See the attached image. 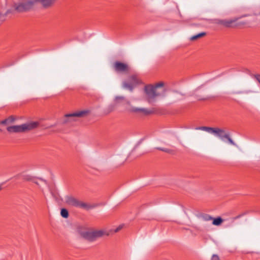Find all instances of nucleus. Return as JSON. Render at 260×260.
<instances>
[{
    "label": "nucleus",
    "mask_w": 260,
    "mask_h": 260,
    "mask_svg": "<svg viewBox=\"0 0 260 260\" xmlns=\"http://www.w3.org/2000/svg\"><path fill=\"white\" fill-rule=\"evenodd\" d=\"M65 200L66 203L70 206L79 207L87 210L94 207V206L79 201L72 196H68L66 197Z\"/></svg>",
    "instance_id": "4"
},
{
    "label": "nucleus",
    "mask_w": 260,
    "mask_h": 260,
    "mask_svg": "<svg viewBox=\"0 0 260 260\" xmlns=\"http://www.w3.org/2000/svg\"><path fill=\"white\" fill-rule=\"evenodd\" d=\"M199 217L202 220L204 221H211L213 219V217L211 215L207 214H202Z\"/></svg>",
    "instance_id": "14"
},
{
    "label": "nucleus",
    "mask_w": 260,
    "mask_h": 260,
    "mask_svg": "<svg viewBox=\"0 0 260 260\" xmlns=\"http://www.w3.org/2000/svg\"><path fill=\"white\" fill-rule=\"evenodd\" d=\"M212 220V224L213 225H216V226L220 225L223 221V219L220 217H218L216 218H214L213 217V219Z\"/></svg>",
    "instance_id": "13"
},
{
    "label": "nucleus",
    "mask_w": 260,
    "mask_h": 260,
    "mask_svg": "<svg viewBox=\"0 0 260 260\" xmlns=\"http://www.w3.org/2000/svg\"><path fill=\"white\" fill-rule=\"evenodd\" d=\"M113 67L115 72L120 73H127L130 69L127 63L118 61L114 62Z\"/></svg>",
    "instance_id": "10"
},
{
    "label": "nucleus",
    "mask_w": 260,
    "mask_h": 260,
    "mask_svg": "<svg viewBox=\"0 0 260 260\" xmlns=\"http://www.w3.org/2000/svg\"><path fill=\"white\" fill-rule=\"evenodd\" d=\"M61 215L64 218H68L69 216V212L66 209H62L60 212Z\"/></svg>",
    "instance_id": "22"
},
{
    "label": "nucleus",
    "mask_w": 260,
    "mask_h": 260,
    "mask_svg": "<svg viewBox=\"0 0 260 260\" xmlns=\"http://www.w3.org/2000/svg\"><path fill=\"white\" fill-rule=\"evenodd\" d=\"M247 25H248V22L247 21H239V20H238L237 21H236V28L243 27Z\"/></svg>",
    "instance_id": "16"
},
{
    "label": "nucleus",
    "mask_w": 260,
    "mask_h": 260,
    "mask_svg": "<svg viewBox=\"0 0 260 260\" xmlns=\"http://www.w3.org/2000/svg\"><path fill=\"white\" fill-rule=\"evenodd\" d=\"M108 235V233L103 230L85 231L81 233V235L82 237L90 241H94L97 238L102 237L104 235Z\"/></svg>",
    "instance_id": "6"
},
{
    "label": "nucleus",
    "mask_w": 260,
    "mask_h": 260,
    "mask_svg": "<svg viewBox=\"0 0 260 260\" xmlns=\"http://www.w3.org/2000/svg\"><path fill=\"white\" fill-rule=\"evenodd\" d=\"M162 86V83H158V84H157L155 86H157V90H158V87Z\"/></svg>",
    "instance_id": "29"
},
{
    "label": "nucleus",
    "mask_w": 260,
    "mask_h": 260,
    "mask_svg": "<svg viewBox=\"0 0 260 260\" xmlns=\"http://www.w3.org/2000/svg\"><path fill=\"white\" fill-rule=\"evenodd\" d=\"M123 226L122 225H119L118 228H117L115 230H114V232L115 233H117L118 232H119L122 228Z\"/></svg>",
    "instance_id": "26"
},
{
    "label": "nucleus",
    "mask_w": 260,
    "mask_h": 260,
    "mask_svg": "<svg viewBox=\"0 0 260 260\" xmlns=\"http://www.w3.org/2000/svg\"><path fill=\"white\" fill-rule=\"evenodd\" d=\"M31 181L36 184H38V182L36 181V179L34 177V181Z\"/></svg>",
    "instance_id": "31"
},
{
    "label": "nucleus",
    "mask_w": 260,
    "mask_h": 260,
    "mask_svg": "<svg viewBox=\"0 0 260 260\" xmlns=\"http://www.w3.org/2000/svg\"><path fill=\"white\" fill-rule=\"evenodd\" d=\"M223 137L225 139H226L229 142L233 145H234V146H237L236 144L233 141V140L230 138V135L229 134H225L224 135H223Z\"/></svg>",
    "instance_id": "19"
},
{
    "label": "nucleus",
    "mask_w": 260,
    "mask_h": 260,
    "mask_svg": "<svg viewBox=\"0 0 260 260\" xmlns=\"http://www.w3.org/2000/svg\"><path fill=\"white\" fill-rule=\"evenodd\" d=\"M243 93H244V92H243L242 91H240L236 92V94H242Z\"/></svg>",
    "instance_id": "32"
},
{
    "label": "nucleus",
    "mask_w": 260,
    "mask_h": 260,
    "mask_svg": "<svg viewBox=\"0 0 260 260\" xmlns=\"http://www.w3.org/2000/svg\"><path fill=\"white\" fill-rule=\"evenodd\" d=\"M129 80L134 86L139 84L140 80L137 75H133L129 77Z\"/></svg>",
    "instance_id": "12"
},
{
    "label": "nucleus",
    "mask_w": 260,
    "mask_h": 260,
    "mask_svg": "<svg viewBox=\"0 0 260 260\" xmlns=\"http://www.w3.org/2000/svg\"><path fill=\"white\" fill-rule=\"evenodd\" d=\"M240 217H241V215H238L235 217H234V219H238V218H239Z\"/></svg>",
    "instance_id": "34"
},
{
    "label": "nucleus",
    "mask_w": 260,
    "mask_h": 260,
    "mask_svg": "<svg viewBox=\"0 0 260 260\" xmlns=\"http://www.w3.org/2000/svg\"><path fill=\"white\" fill-rule=\"evenodd\" d=\"M40 126L38 121H30L19 125L8 126L7 130L9 133H25L34 130Z\"/></svg>",
    "instance_id": "2"
},
{
    "label": "nucleus",
    "mask_w": 260,
    "mask_h": 260,
    "mask_svg": "<svg viewBox=\"0 0 260 260\" xmlns=\"http://www.w3.org/2000/svg\"><path fill=\"white\" fill-rule=\"evenodd\" d=\"M206 32H201V33H199L197 35H196L194 36H192L191 38H190V40L191 41H195V40H197L202 37H204L205 35H206Z\"/></svg>",
    "instance_id": "15"
},
{
    "label": "nucleus",
    "mask_w": 260,
    "mask_h": 260,
    "mask_svg": "<svg viewBox=\"0 0 260 260\" xmlns=\"http://www.w3.org/2000/svg\"><path fill=\"white\" fill-rule=\"evenodd\" d=\"M2 189V186L0 185V190Z\"/></svg>",
    "instance_id": "35"
},
{
    "label": "nucleus",
    "mask_w": 260,
    "mask_h": 260,
    "mask_svg": "<svg viewBox=\"0 0 260 260\" xmlns=\"http://www.w3.org/2000/svg\"><path fill=\"white\" fill-rule=\"evenodd\" d=\"M157 150L167 152L169 154H174V150L168 148H161V147H157L156 148Z\"/></svg>",
    "instance_id": "21"
},
{
    "label": "nucleus",
    "mask_w": 260,
    "mask_h": 260,
    "mask_svg": "<svg viewBox=\"0 0 260 260\" xmlns=\"http://www.w3.org/2000/svg\"><path fill=\"white\" fill-rule=\"evenodd\" d=\"M157 150L167 152L169 154H174V150L168 148H161V147H157L156 148Z\"/></svg>",
    "instance_id": "20"
},
{
    "label": "nucleus",
    "mask_w": 260,
    "mask_h": 260,
    "mask_svg": "<svg viewBox=\"0 0 260 260\" xmlns=\"http://www.w3.org/2000/svg\"><path fill=\"white\" fill-rule=\"evenodd\" d=\"M211 260H221L219 256L217 254H213Z\"/></svg>",
    "instance_id": "23"
},
{
    "label": "nucleus",
    "mask_w": 260,
    "mask_h": 260,
    "mask_svg": "<svg viewBox=\"0 0 260 260\" xmlns=\"http://www.w3.org/2000/svg\"><path fill=\"white\" fill-rule=\"evenodd\" d=\"M36 5L35 0H18L13 3V7L18 13H24L31 11Z\"/></svg>",
    "instance_id": "3"
},
{
    "label": "nucleus",
    "mask_w": 260,
    "mask_h": 260,
    "mask_svg": "<svg viewBox=\"0 0 260 260\" xmlns=\"http://www.w3.org/2000/svg\"><path fill=\"white\" fill-rule=\"evenodd\" d=\"M259 15H260V12H259Z\"/></svg>",
    "instance_id": "37"
},
{
    "label": "nucleus",
    "mask_w": 260,
    "mask_h": 260,
    "mask_svg": "<svg viewBox=\"0 0 260 260\" xmlns=\"http://www.w3.org/2000/svg\"><path fill=\"white\" fill-rule=\"evenodd\" d=\"M240 19V17H235L232 19H208L207 20L210 23L220 25L226 28H236V21Z\"/></svg>",
    "instance_id": "5"
},
{
    "label": "nucleus",
    "mask_w": 260,
    "mask_h": 260,
    "mask_svg": "<svg viewBox=\"0 0 260 260\" xmlns=\"http://www.w3.org/2000/svg\"><path fill=\"white\" fill-rule=\"evenodd\" d=\"M115 101L116 104L125 106L126 110L129 112L144 115L151 113V111L146 108L135 107L132 106L130 102L124 96H117L115 98Z\"/></svg>",
    "instance_id": "1"
},
{
    "label": "nucleus",
    "mask_w": 260,
    "mask_h": 260,
    "mask_svg": "<svg viewBox=\"0 0 260 260\" xmlns=\"http://www.w3.org/2000/svg\"><path fill=\"white\" fill-rule=\"evenodd\" d=\"M197 130H202L206 131L208 133L214 134L216 136L219 137L221 139L224 138L223 135L226 134L225 131L221 128L218 127H211L208 126H199L195 128Z\"/></svg>",
    "instance_id": "9"
},
{
    "label": "nucleus",
    "mask_w": 260,
    "mask_h": 260,
    "mask_svg": "<svg viewBox=\"0 0 260 260\" xmlns=\"http://www.w3.org/2000/svg\"><path fill=\"white\" fill-rule=\"evenodd\" d=\"M254 77L260 84V75L259 74H255L254 75Z\"/></svg>",
    "instance_id": "25"
},
{
    "label": "nucleus",
    "mask_w": 260,
    "mask_h": 260,
    "mask_svg": "<svg viewBox=\"0 0 260 260\" xmlns=\"http://www.w3.org/2000/svg\"><path fill=\"white\" fill-rule=\"evenodd\" d=\"M123 86L125 88H127L131 91H132L134 85L132 83H129L126 82H124L123 83Z\"/></svg>",
    "instance_id": "18"
},
{
    "label": "nucleus",
    "mask_w": 260,
    "mask_h": 260,
    "mask_svg": "<svg viewBox=\"0 0 260 260\" xmlns=\"http://www.w3.org/2000/svg\"><path fill=\"white\" fill-rule=\"evenodd\" d=\"M8 123H12L14 121L15 118L13 116H10L9 118H7Z\"/></svg>",
    "instance_id": "24"
},
{
    "label": "nucleus",
    "mask_w": 260,
    "mask_h": 260,
    "mask_svg": "<svg viewBox=\"0 0 260 260\" xmlns=\"http://www.w3.org/2000/svg\"><path fill=\"white\" fill-rule=\"evenodd\" d=\"M249 15V14H244L241 16H240V19L241 18H243V17H247Z\"/></svg>",
    "instance_id": "28"
},
{
    "label": "nucleus",
    "mask_w": 260,
    "mask_h": 260,
    "mask_svg": "<svg viewBox=\"0 0 260 260\" xmlns=\"http://www.w3.org/2000/svg\"><path fill=\"white\" fill-rule=\"evenodd\" d=\"M22 179L25 181H34V177L28 174H24L22 176Z\"/></svg>",
    "instance_id": "17"
},
{
    "label": "nucleus",
    "mask_w": 260,
    "mask_h": 260,
    "mask_svg": "<svg viewBox=\"0 0 260 260\" xmlns=\"http://www.w3.org/2000/svg\"><path fill=\"white\" fill-rule=\"evenodd\" d=\"M146 98L149 103L154 102L155 98L161 95V93L157 90V86L148 85L145 87Z\"/></svg>",
    "instance_id": "7"
},
{
    "label": "nucleus",
    "mask_w": 260,
    "mask_h": 260,
    "mask_svg": "<svg viewBox=\"0 0 260 260\" xmlns=\"http://www.w3.org/2000/svg\"><path fill=\"white\" fill-rule=\"evenodd\" d=\"M11 13V10H8L6 11V13H5V16H6V15H7L8 14H9V13Z\"/></svg>",
    "instance_id": "30"
},
{
    "label": "nucleus",
    "mask_w": 260,
    "mask_h": 260,
    "mask_svg": "<svg viewBox=\"0 0 260 260\" xmlns=\"http://www.w3.org/2000/svg\"><path fill=\"white\" fill-rule=\"evenodd\" d=\"M1 123L2 124H8V122L7 121V119H5V120H2L1 122Z\"/></svg>",
    "instance_id": "27"
},
{
    "label": "nucleus",
    "mask_w": 260,
    "mask_h": 260,
    "mask_svg": "<svg viewBox=\"0 0 260 260\" xmlns=\"http://www.w3.org/2000/svg\"><path fill=\"white\" fill-rule=\"evenodd\" d=\"M36 4H39L44 9L51 8L55 3V0H35Z\"/></svg>",
    "instance_id": "11"
},
{
    "label": "nucleus",
    "mask_w": 260,
    "mask_h": 260,
    "mask_svg": "<svg viewBox=\"0 0 260 260\" xmlns=\"http://www.w3.org/2000/svg\"><path fill=\"white\" fill-rule=\"evenodd\" d=\"M89 113V110H82L75 112L73 113L68 114L64 115L62 120V123L66 124L72 121L75 120L76 117H84L86 116Z\"/></svg>",
    "instance_id": "8"
},
{
    "label": "nucleus",
    "mask_w": 260,
    "mask_h": 260,
    "mask_svg": "<svg viewBox=\"0 0 260 260\" xmlns=\"http://www.w3.org/2000/svg\"><path fill=\"white\" fill-rule=\"evenodd\" d=\"M252 92L251 90H248L245 92V93H249Z\"/></svg>",
    "instance_id": "33"
},
{
    "label": "nucleus",
    "mask_w": 260,
    "mask_h": 260,
    "mask_svg": "<svg viewBox=\"0 0 260 260\" xmlns=\"http://www.w3.org/2000/svg\"><path fill=\"white\" fill-rule=\"evenodd\" d=\"M1 131H2V129L0 128V132H1Z\"/></svg>",
    "instance_id": "36"
}]
</instances>
